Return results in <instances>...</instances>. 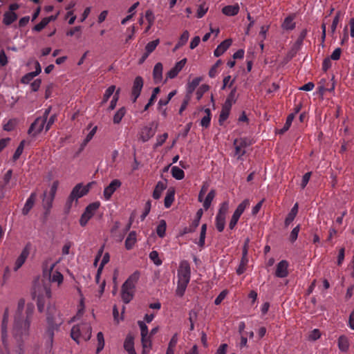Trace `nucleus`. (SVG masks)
<instances>
[{"label":"nucleus","instance_id":"1","mask_svg":"<svg viewBox=\"0 0 354 354\" xmlns=\"http://www.w3.org/2000/svg\"><path fill=\"white\" fill-rule=\"evenodd\" d=\"M25 301L21 299L18 301L17 309L15 315V328H19L25 332L28 331L30 325V319L32 315L35 307L32 304H28L26 306L25 315H24V308Z\"/></svg>","mask_w":354,"mask_h":354},{"label":"nucleus","instance_id":"2","mask_svg":"<svg viewBox=\"0 0 354 354\" xmlns=\"http://www.w3.org/2000/svg\"><path fill=\"white\" fill-rule=\"evenodd\" d=\"M47 322L49 325L47 334L52 342L54 335L53 330L57 329L64 322L63 315L55 306H50L48 308Z\"/></svg>","mask_w":354,"mask_h":354},{"label":"nucleus","instance_id":"3","mask_svg":"<svg viewBox=\"0 0 354 354\" xmlns=\"http://www.w3.org/2000/svg\"><path fill=\"white\" fill-rule=\"evenodd\" d=\"M91 326L87 323H82L74 326L71 332V336L77 344L81 342H86L91 337Z\"/></svg>","mask_w":354,"mask_h":354},{"label":"nucleus","instance_id":"4","mask_svg":"<svg viewBox=\"0 0 354 354\" xmlns=\"http://www.w3.org/2000/svg\"><path fill=\"white\" fill-rule=\"evenodd\" d=\"M94 182H91L88 183L86 185H84L82 183H78L72 189L67 201V205L68 207H71L72 206V204L73 201H75L77 203V200L84 196L86 195L91 187L92 184H93Z\"/></svg>","mask_w":354,"mask_h":354},{"label":"nucleus","instance_id":"5","mask_svg":"<svg viewBox=\"0 0 354 354\" xmlns=\"http://www.w3.org/2000/svg\"><path fill=\"white\" fill-rule=\"evenodd\" d=\"M140 328L141 344L142 347V354H149L152 348L151 335H149V330L146 324L142 321L138 322Z\"/></svg>","mask_w":354,"mask_h":354},{"label":"nucleus","instance_id":"6","mask_svg":"<svg viewBox=\"0 0 354 354\" xmlns=\"http://www.w3.org/2000/svg\"><path fill=\"white\" fill-rule=\"evenodd\" d=\"M140 328L141 344L142 347V354H149L152 348L151 335H149V330L146 324L142 321L138 322Z\"/></svg>","mask_w":354,"mask_h":354},{"label":"nucleus","instance_id":"7","mask_svg":"<svg viewBox=\"0 0 354 354\" xmlns=\"http://www.w3.org/2000/svg\"><path fill=\"white\" fill-rule=\"evenodd\" d=\"M229 209V203L225 201L220 205L218 212L215 218V225L219 232L223 231L225 225V218Z\"/></svg>","mask_w":354,"mask_h":354},{"label":"nucleus","instance_id":"8","mask_svg":"<svg viewBox=\"0 0 354 354\" xmlns=\"http://www.w3.org/2000/svg\"><path fill=\"white\" fill-rule=\"evenodd\" d=\"M50 113V109H48L45 111L43 116L37 118L35 122L31 124L28 133L36 136L39 133L46 127L45 124L47 122V119Z\"/></svg>","mask_w":354,"mask_h":354},{"label":"nucleus","instance_id":"9","mask_svg":"<svg viewBox=\"0 0 354 354\" xmlns=\"http://www.w3.org/2000/svg\"><path fill=\"white\" fill-rule=\"evenodd\" d=\"M100 206V203L99 201H96L90 203L86 207L80 219V224L81 226L84 227L88 223V221L93 216Z\"/></svg>","mask_w":354,"mask_h":354},{"label":"nucleus","instance_id":"10","mask_svg":"<svg viewBox=\"0 0 354 354\" xmlns=\"http://www.w3.org/2000/svg\"><path fill=\"white\" fill-rule=\"evenodd\" d=\"M250 201L248 199L243 201L236 207L229 223V228L233 230L236 225L239 218L245 209L249 206Z\"/></svg>","mask_w":354,"mask_h":354},{"label":"nucleus","instance_id":"11","mask_svg":"<svg viewBox=\"0 0 354 354\" xmlns=\"http://www.w3.org/2000/svg\"><path fill=\"white\" fill-rule=\"evenodd\" d=\"M191 277V269L189 263L187 261H182L178 270V280L189 282Z\"/></svg>","mask_w":354,"mask_h":354},{"label":"nucleus","instance_id":"12","mask_svg":"<svg viewBox=\"0 0 354 354\" xmlns=\"http://www.w3.org/2000/svg\"><path fill=\"white\" fill-rule=\"evenodd\" d=\"M57 187L58 181H55L50 187L49 195L48 196L46 192L44 194L43 205L45 209H49L52 207Z\"/></svg>","mask_w":354,"mask_h":354},{"label":"nucleus","instance_id":"13","mask_svg":"<svg viewBox=\"0 0 354 354\" xmlns=\"http://www.w3.org/2000/svg\"><path fill=\"white\" fill-rule=\"evenodd\" d=\"M121 185L122 183L120 180H113L104 189L103 196L104 199L106 201L110 200L113 193L121 186Z\"/></svg>","mask_w":354,"mask_h":354},{"label":"nucleus","instance_id":"14","mask_svg":"<svg viewBox=\"0 0 354 354\" xmlns=\"http://www.w3.org/2000/svg\"><path fill=\"white\" fill-rule=\"evenodd\" d=\"M144 81L142 77L138 76L135 78L131 89V97L133 102H136L140 96L143 87Z\"/></svg>","mask_w":354,"mask_h":354},{"label":"nucleus","instance_id":"15","mask_svg":"<svg viewBox=\"0 0 354 354\" xmlns=\"http://www.w3.org/2000/svg\"><path fill=\"white\" fill-rule=\"evenodd\" d=\"M30 250V245L28 244L26 245L24 248L23 249L21 254L19 257L17 259L15 263V270H17L19 269L22 265L26 261V259L28 258Z\"/></svg>","mask_w":354,"mask_h":354},{"label":"nucleus","instance_id":"16","mask_svg":"<svg viewBox=\"0 0 354 354\" xmlns=\"http://www.w3.org/2000/svg\"><path fill=\"white\" fill-rule=\"evenodd\" d=\"M186 62L187 59L184 58L176 63L175 66L167 73V78L173 79L176 77L180 71L183 68Z\"/></svg>","mask_w":354,"mask_h":354},{"label":"nucleus","instance_id":"17","mask_svg":"<svg viewBox=\"0 0 354 354\" xmlns=\"http://www.w3.org/2000/svg\"><path fill=\"white\" fill-rule=\"evenodd\" d=\"M288 262L282 260L277 265L275 276L279 278H284L288 275Z\"/></svg>","mask_w":354,"mask_h":354},{"label":"nucleus","instance_id":"18","mask_svg":"<svg viewBox=\"0 0 354 354\" xmlns=\"http://www.w3.org/2000/svg\"><path fill=\"white\" fill-rule=\"evenodd\" d=\"M134 290L135 288L129 287L124 284L122 286L121 297L122 301L125 304H128L132 300L133 297Z\"/></svg>","mask_w":354,"mask_h":354},{"label":"nucleus","instance_id":"19","mask_svg":"<svg viewBox=\"0 0 354 354\" xmlns=\"http://www.w3.org/2000/svg\"><path fill=\"white\" fill-rule=\"evenodd\" d=\"M234 145L235 147V156L239 159L245 153V148L247 145L246 141L243 138L236 139L234 142Z\"/></svg>","mask_w":354,"mask_h":354},{"label":"nucleus","instance_id":"20","mask_svg":"<svg viewBox=\"0 0 354 354\" xmlns=\"http://www.w3.org/2000/svg\"><path fill=\"white\" fill-rule=\"evenodd\" d=\"M232 40L231 39H227L222 41L215 49L214 55L215 57H220L232 45Z\"/></svg>","mask_w":354,"mask_h":354},{"label":"nucleus","instance_id":"21","mask_svg":"<svg viewBox=\"0 0 354 354\" xmlns=\"http://www.w3.org/2000/svg\"><path fill=\"white\" fill-rule=\"evenodd\" d=\"M163 66L160 62L157 63L153 70V78L156 84H159L162 80Z\"/></svg>","mask_w":354,"mask_h":354},{"label":"nucleus","instance_id":"22","mask_svg":"<svg viewBox=\"0 0 354 354\" xmlns=\"http://www.w3.org/2000/svg\"><path fill=\"white\" fill-rule=\"evenodd\" d=\"M124 348L129 354H137L134 348V338L131 335H128L126 337Z\"/></svg>","mask_w":354,"mask_h":354},{"label":"nucleus","instance_id":"23","mask_svg":"<svg viewBox=\"0 0 354 354\" xmlns=\"http://www.w3.org/2000/svg\"><path fill=\"white\" fill-rule=\"evenodd\" d=\"M337 346L341 352L346 353L350 346L348 338L344 335H340L337 339Z\"/></svg>","mask_w":354,"mask_h":354},{"label":"nucleus","instance_id":"24","mask_svg":"<svg viewBox=\"0 0 354 354\" xmlns=\"http://www.w3.org/2000/svg\"><path fill=\"white\" fill-rule=\"evenodd\" d=\"M36 198H37V195L35 192L32 193L30 194V196L28 197V198L27 199V201L22 209V214L24 215H27L29 213V212L32 208V207L35 204Z\"/></svg>","mask_w":354,"mask_h":354},{"label":"nucleus","instance_id":"25","mask_svg":"<svg viewBox=\"0 0 354 354\" xmlns=\"http://www.w3.org/2000/svg\"><path fill=\"white\" fill-rule=\"evenodd\" d=\"M167 188V183L164 181H158L154 188L152 196L154 199H159L162 192Z\"/></svg>","mask_w":354,"mask_h":354},{"label":"nucleus","instance_id":"26","mask_svg":"<svg viewBox=\"0 0 354 354\" xmlns=\"http://www.w3.org/2000/svg\"><path fill=\"white\" fill-rule=\"evenodd\" d=\"M137 242V234L136 232L134 231L131 232L126 240H125V248L128 250H131L136 245Z\"/></svg>","mask_w":354,"mask_h":354},{"label":"nucleus","instance_id":"27","mask_svg":"<svg viewBox=\"0 0 354 354\" xmlns=\"http://www.w3.org/2000/svg\"><path fill=\"white\" fill-rule=\"evenodd\" d=\"M239 6L238 3L234 5L226 6L223 8L222 12L227 16L236 15L239 12Z\"/></svg>","mask_w":354,"mask_h":354},{"label":"nucleus","instance_id":"28","mask_svg":"<svg viewBox=\"0 0 354 354\" xmlns=\"http://www.w3.org/2000/svg\"><path fill=\"white\" fill-rule=\"evenodd\" d=\"M154 135V132L151 127H143L140 133V139L143 142L148 141Z\"/></svg>","mask_w":354,"mask_h":354},{"label":"nucleus","instance_id":"29","mask_svg":"<svg viewBox=\"0 0 354 354\" xmlns=\"http://www.w3.org/2000/svg\"><path fill=\"white\" fill-rule=\"evenodd\" d=\"M8 318H9V310H8V308H6L4 313H3V320H2V324H1L3 342H5V339L7 336V327H8Z\"/></svg>","mask_w":354,"mask_h":354},{"label":"nucleus","instance_id":"30","mask_svg":"<svg viewBox=\"0 0 354 354\" xmlns=\"http://www.w3.org/2000/svg\"><path fill=\"white\" fill-rule=\"evenodd\" d=\"M55 265V263H52L50 266L49 277L52 282H57L59 285L63 281V275L59 272H55L51 274Z\"/></svg>","mask_w":354,"mask_h":354},{"label":"nucleus","instance_id":"31","mask_svg":"<svg viewBox=\"0 0 354 354\" xmlns=\"http://www.w3.org/2000/svg\"><path fill=\"white\" fill-rule=\"evenodd\" d=\"M140 276V272L136 271L128 277V279L125 281V282L123 284L129 287L135 288L136 284L138 281Z\"/></svg>","mask_w":354,"mask_h":354},{"label":"nucleus","instance_id":"32","mask_svg":"<svg viewBox=\"0 0 354 354\" xmlns=\"http://www.w3.org/2000/svg\"><path fill=\"white\" fill-rule=\"evenodd\" d=\"M189 283L188 281L178 280L176 289V295L178 297H182L184 295Z\"/></svg>","mask_w":354,"mask_h":354},{"label":"nucleus","instance_id":"33","mask_svg":"<svg viewBox=\"0 0 354 354\" xmlns=\"http://www.w3.org/2000/svg\"><path fill=\"white\" fill-rule=\"evenodd\" d=\"M297 212H298V204L296 203V204H295L293 207L291 209L290 213L288 214V216L285 220V225L286 226H288L293 221Z\"/></svg>","mask_w":354,"mask_h":354},{"label":"nucleus","instance_id":"34","mask_svg":"<svg viewBox=\"0 0 354 354\" xmlns=\"http://www.w3.org/2000/svg\"><path fill=\"white\" fill-rule=\"evenodd\" d=\"M294 118H295V113H290V115H288V116L286 118V121L284 126L283 127L282 129H278L277 131V133L283 134L286 131H287L290 129Z\"/></svg>","mask_w":354,"mask_h":354},{"label":"nucleus","instance_id":"35","mask_svg":"<svg viewBox=\"0 0 354 354\" xmlns=\"http://www.w3.org/2000/svg\"><path fill=\"white\" fill-rule=\"evenodd\" d=\"M17 18L15 12H6L3 15V22L6 25H10Z\"/></svg>","mask_w":354,"mask_h":354},{"label":"nucleus","instance_id":"36","mask_svg":"<svg viewBox=\"0 0 354 354\" xmlns=\"http://www.w3.org/2000/svg\"><path fill=\"white\" fill-rule=\"evenodd\" d=\"M216 192L214 189H212L207 195L206 198L203 201V207L205 210L208 209L211 205V203L214 198Z\"/></svg>","mask_w":354,"mask_h":354},{"label":"nucleus","instance_id":"37","mask_svg":"<svg viewBox=\"0 0 354 354\" xmlns=\"http://www.w3.org/2000/svg\"><path fill=\"white\" fill-rule=\"evenodd\" d=\"M172 176L176 180H182L185 177V172L177 166H174L171 169Z\"/></svg>","mask_w":354,"mask_h":354},{"label":"nucleus","instance_id":"38","mask_svg":"<svg viewBox=\"0 0 354 354\" xmlns=\"http://www.w3.org/2000/svg\"><path fill=\"white\" fill-rule=\"evenodd\" d=\"M189 37V32L187 30H185L180 35V37L174 48V50L184 46L187 42Z\"/></svg>","mask_w":354,"mask_h":354},{"label":"nucleus","instance_id":"39","mask_svg":"<svg viewBox=\"0 0 354 354\" xmlns=\"http://www.w3.org/2000/svg\"><path fill=\"white\" fill-rule=\"evenodd\" d=\"M126 112H127V111L124 107H121L120 109H119L116 111V113H115V115L113 116V123L119 124L121 122L123 117L125 115Z\"/></svg>","mask_w":354,"mask_h":354},{"label":"nucleus","instance_id":"40","mask_svg":"<svg viewBox=\"0 0 354 354\" xmlns=\"http://www.w3.org/2000/svg\"><path fill=\"white\" fill-rule=\"evenodd\" d=\"M174 190L169 189L165 198V206L169 208L174 201Z\"/></svg>","mask_w":354,"mask_h":354},{"label":"nucleus","instance_id":"41","mask_svg":"<svg viewBox=\"0 0 354 354\" xmlns=\"http://www.w3.org/2000/svg\"><path fill=\"white\" fill-rule=\"evenodd\" d=\"M109 260H110L109 254L108 252H106L103 255L102 261H101L100 265L97 269V275H96L97 280L99 279L100 275L103 270L104 266L109 261Z\"/></svg>","mask_w":354,"mask_h":354},{"label":"nucleus","instance_id":"42","mask_svg":"<svg viewBox=\"0 0 354 354\" xmlns=\"http://www.w3.org/2000/svg\"><path fill=\"white\" fill-rule=\"evenodd\" d=\"M202 81V78L197 77L194 78L190 82L187 84V91L189 93H192L196 88L199 85L200 82Z\"/></svg>","mask_w":354,"mask_h":354},{"label":"nucleus","instance_id":"43","mask_svg":"<svg viewBox=\"0 0 354 354\" xmlns=\"http://www.w3.org/2000/svg\"><path fill=\"white\" fill-rule=\"evenodd\" d=\"M167 224L165 220H161L156 228V232L158 236L162 238L165 235Z\"/></svg>","mask_w":354,"mask_h":354},{"label":"nucleus","instance_id":"44","mask_svg":"<svg viewBox=\"0 0 354 354\" xmlns=\"http://www.w3.org/2000/svg\"><path fill=\"white\" fill-rule=\"evenodd\" d=\"M248 263V259L245 257H242L241 262L238 268L236 269V273L240 275L246 270V266Z\"/></svg>","mask_w":354,"mask_h":354},{"label":"nucleus","instance_id":"45","mask_svg":"<svg viewBox=\"0 0 354 354\" xmlns=\"http://www.w3.org/2000/svg\"><path fill=\"white\" fill-rule=\"evenodd\" d=\"M295 26V24L293 21V17H288L285 19L282 24V28L285 30H292Z\"/></svg>","mask_w":354,"mask_h":354},{"label":"nucleus","instance_id":"46","mask_svg":"<svg viewBox=\"0 0 354 354\" xmlns=\"http://www.w3.org/2000/svg\"><path fill=\"white\" fill-rule=\"evenodd\" d=\"M221 60L218 59L210 68L209 71V76L211 78L215 77L218 73V68L221 65Z\"/></svg>","mask_w":354,"mask_h":354},{"label":"nucleus","instance_id":"47","mask_svg":"<svg viewBox=\"0 0 354 354\" xmlns=\"http://www.w3.org/2000/svg\"><path fill=\"white\" fill-rule=\"evenodd\" d=\"M97 347L96 349V353H99L104 347V335L102 332H99L97 334Z\"/></svg>","mask_w":354,"mask_h":354},{"label":"nucleus","instance_id":"48","mask_svg":"<svg viewBox=\"0 0 354 354\" xmlns=\"http://www.w3.org/2000/svg\"><path fill=\"white\" fill-rule=\"evenodd\" d=\"M342 17V12L340 11L337 12V13L333 19V23L331 25V28H330L332 34H334L335 32L337 26Z\"/></svg>","mask_w":354,"mask_h":354},{"label":"nucleus","instance_id":"49","mask_svg":"<svg viewBox=\"0 0 354 354\" xmlns=\"http://www.w3.org/2000/svg\"><path fill=\"white\" fill-rule=\"evenodd\" d=\"M159 43V39H156L152 41L149 42L145 46V51L147 52L148 54H151L156 49Z\"/></svg>","mask_w":354,"mask_h":354},{"label":"nucleus","instance_id":"50","mask_svg":"<svg viewBox=\"0 0 354 354\" xmlns=\"http://www.w3.org/2000/svg\"><path fill=\"white\" fill-rule=\"evenodd\" d=\"M115 89V86L114 85L110 86L104 92L103 95V99L102 101V104L106 103L110 97L113 94Z\"/></svg>","mask_w":354,"mask_h":354},{"label":"nucleus","instance_id":"51","mask_svg":"<svg viewBox=\"0 0 354 354\" xmlns=\"http://www.w3.org/2000/svg\"><path fill=\"white\" fill-rule=\"evenodd\" d=\"M149 258L156 266H160L162 263V260L159 258L158 252L156 250L150 252Z\"/></svg>","mask_w":354,"mask_h":354},{"label":"nucleus","instance_id":"52","mask_svg":"<svg viewBox=\"0 0 354 354\" xmlns=\"http://www.w3.org/2000/svg\"><path fill=\"white\" fill-rule=\"evenodd\" d=\"M24 144H25L24 140H23L20 142L19 145L17 148V149L13 155V157H12L13 161H16L17 160H18L20 156L23 153V151L24 149Z\"/></svg>","mask_w":354,"mask_h":354},{"label":"nucleus","instance_id":"53","mask_svg":"<svg viewBox=\"0 0 354 354\" xmlns=\"http://www.w3.org/2000/svg\"><path fill=\"white\" fill-rule=\"evenodd\" d=\"M205 113H207L206 115H205L201 121V126L207 128L209 126L211 117H210V111L209 109H205Z\"/></svg>","mask_w":354,"mask_h":354},{"label":"nucleus","instance_id":"54","mask_svg":"<svg viewBox=\"0 0 354 354\" xmlns=\"http://www.w3.org/2000/svg\"><path fill=\"white\" fill-rule=\"evenodd\" d=\"M208 8L205 3H201L197 10V17L202 18L207 13Z\"/></svg>","mask_w":354,"mask_h":354},{"label":"nucleus","instance_id":"55","mask_svg":"<svg viewBox=\"0 0 354 354\" xmlns=\"http://www.w3.org/2000/svg\"><path fill=\"white\" fill-rule=\"evenodd\" d=\"M97 126H95L91 131L90 132L88 133V135L86 136L83 143H82V147H84L87 145V143L88 142H90L92 138H93L94 135L95 134L96 131H97Z\"/></svg>","mask_w":354,"mask_h":354},{"label":"nucleus","instance_id":"56","mask_svg":"<svg viewBox=\"0 0 354 354\" xmlns=\"http://www.w3.org/2000/svg\"><path fill=\"white\" fill-rule=\"evenodd\" d=\"M270 28L269 25H264L261 27L259 33V40H265L267 37V32Z\"/></svg>","mask_w":354,"mask_h":354},{"label":"nucleus","instance_id":"57","mask_svg":"<svg viewBox=\"0 0 354 354\" xmlns=\"http://www.w3.org/2000/svg\"><path fill=\"white\" fill-rule=\"evenodd\" d=\"M17 124V120L15 119L9 120L3 125V129L7 131H12Z\"/></svg>","mask_w":354,"mask_h":354},{"label":"nucleus","instance_id":"58","mask_svg":"<svg viewBox=\"0 0 354 354\" xmlns=\"http://www.w3.org/2000/svg\"><path fill=\"white\" fill-rule=\"evenodd\" d=\"M230 109L228 108L224 107L222 109L220 115H219V123L222 124L225 120H226L229 116Z\"/></svg>","mask_w":354,"mask_h":354},{"label":"nucleus","instance_id":"59","mask_svg":"<svg viewBox=\"0 0 354 354\" xmlns=\"http://www.w3.org/2000/svg\"><path fill=\"white\" fill-rule=\"evenodd\" d=\"M208 188H209V184L207 182L203 183V184L201 187V189L200 190V192L198 194V201L199 202H203V196L205 194V193L207 192Z\"/></svg>","mask_w":354,"mask_h":354},{"label":"nucleus","instance_id":"60","mask_svg":"<svg viewBox=\"0 0 354 354\" xmlns=\"http://www.w3.org/2000/svg\"><path fill=\"white\" fill-rule=\"evenodd\" d=\"M119 93H120V89H118L115 93L113 95V97L110 102V105H109V110H113L115 106H116V104H117V102L118 101V99H119Z\"/></svg>","mask_w":354,"mask_h":354},{"label":"nucleus","instance_id":"61","mask_svg":"<svg viewBox=\"0 0 354 354\" xmlns=\"http://www.w3.org/2000/svg\"><path fill=\"white\" fill-rule=\"evenodd\" d=\"M36 76L37 75L34 74L32 72L28 73L22 77L21 83L27 84L30 83Z\"/></svg>","mask_w":354,"mask_h":354},{"label":"nucleus","instance_id":"62","mask_svg":"<svg viewBox=\"0 0 354 354\" xmlns=\"http://www.w3.org/2000/svg\"><path fill=\"white\" fill-rule=\"evenodd\" d=\"M168 134L167 133H164L163 134L158 136L156 138V143L155 145L156 147L161 146L167 139Z\"/></svg>","mask_w":354,"mask_h":354},{"label":"nucleus","instance_id":"63","mask_svg":"<svg viewBox=\"0 0 354 354\" xmlns=\"http://www.w3.org/2000/svg\"><path fill=\"white\" fill-rule=\"evenodd\" d=\"M48 24V20H45L44 18L39 24L34 26L33 30L39 32L43 30Z\"/></svg>","mask_w":354,"mask_h":354},{"label":"nucleus","instance_id":"64","mask_svg":"<svg viewBox=\"0 0 354 354\" xmlns=\"http://www.w3.org/2000/svg\"><path fill=\"white\" fill-rule=\"evenodd\" d=\"M299 225H297L295 227L292 229L290 234V240L291 242H294L297 240L298 234L299 232Z\"/></svg>","mask_w":354,"mask_h":354}]
</instances>
